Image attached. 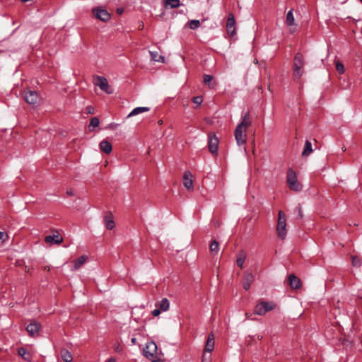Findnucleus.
I'll return each mask as SVG.
<instances>
[{
    "mask_svg": "<svg viewBox=\"0 0 362 362\" xmlns=\"http://www.w3.org/2000/svg\"><path fill=\"white\" fill-rule=\"evenodd\" d=\"M252 125V119L250 112H247L242 117L241 122L237 125L235 129V137L238 146H241L246 143L247 129Z\"/></svg>",
    "mask_w": 362,
    "mask_h": 362,
    "instance_id": "f257e3e1",
    "label": "nucleus"
},
{
    "mask_svg": "<svg viewBox=\"0 0 362 362\" xmlns=\"http://www.w3.org/2000/svg\"><path fill=\"white\" fill-rule=\"evenodd\" d=\"M304 65L305 62L303 55L300 52L296 53L293 62V76L294 80H299L304 74Z\"/></svg>",
    "mask_w": 362,
    "mask_h": 362,
    "instance_id": "f03ea898",
    "label": "nucleus"
},
{
    "mask_svg": "<svg viewBox=\"0 0 362 362\" xmlns=\"http://www.w3.org/2000/svg\"><path fill=\"white\" fill-rule=\"evenodd\" d=\"M276 233L278 238L281 240H284L287 235L286 216L282 211H279L278 213Z\"/></svg>",
    "mask_w": 362,
    "mask_h": 362,
    "instance_id": "7ed1b4c3",
    "label": "nucleus"
},
{
    "mask_svg": "<svg viewBox=\"0 0 362 362\" xmlns=\"http://www.w3.org/2000/svg\"><path fill=\"white\" fill-rule=\"evenodd\" d=\"M287 184L292 190L299 192L302 189V185L298 182L296 174L291 168L287 171Z\"/></svg>",
    "mask_w": 362,
    "mask_h": 362,
    "instance_id": "20e7f679",
    "label": "nucleus"
},
{
    "mask_svg": "<svg viewBox=\"0 0 362 362\" xmlns=\"http://www.w3.org/2000/svg\"><path fill=\"white\" fill-rule=\"evenodd\" d=\"M275 308L276 305L273 302L260 301L255 305L254 313L257 315H264Z\"/></svg>",
    "mask_w": 362,
    "mask_h": 362,
    "instance_id": "39448f33",
    "label": "nucleus"
},
{
    "mask_svg": "<svg viewBox=\"0 0 362 362\" xmlns=\"http://www.w3.org/2000/svg\"><path fill=\"white\" fill-rule=\"evenodd\" d=\"M207 138L209 151L213 155L216 156L218 155L219 139L216 136V134L213 132H210L208 133Z\"/></svg>",
    "mask_w": 362,
    "mask_h": 362,
    "instance_id": "423d86ee",
    "label": "nucleus"
},
{
    "mask_svg": "<svg viewBox=\"0 0 362 362\" xmlns=\"http://www.w3.org/2000/svg\"><path fill=\"white\" fill-rule=\"evenodd\" d=\"M95 86H99V88L104 92L107 94L113 93V89L108 84V81L106 78L101 76H97L96 78Z\"/></svg>",
    "mask_w": 362,
    "mask_h": 362,
    "instance_id": "0eeeda50",
    "label": "nucleus"
},
{
    "mask_svg": "<svg viewBox=\"0 0 362 362\" xmlns=\"http://www.w3.org/2000/svg\"><path fill=\"white\" fill-rule=\"evenodd\" d=\"M92 13L96 18L103 22H107L110 19V14L104 8L100 7L94 8L92 10Z\"/></svg>",
    "mask_w": 362,
    "mask_h": 362,
    "instance_id": "6e6552de",
    "label": "nucleus"
},
{
    "mask_svg": "<svg viewBox=\"0 0 362 362\" xmlns=\"http://www.w3.org/2000/svg\"><path fill=\"white\" fill-rule=\"evenodd\" d=\"M156 352L157 345L153 341L148 342L144 349V356L148 359H151L154 357V356L156 354Z\"/></svg>",
    "mask_w": 362,
    "mask_h": 362,
    "instance_id": "1a4fd4ad",
    "label": "nucleus"
},
{
    "mask_svg": "<svg viewBox=\"0 0 362 362\" xmlns=\"http://www.w3.org/2000/svg\"><path fill=\"white\" fill-rule=\"evenodd\" d=\"M25 329L30 337H35L38 335L39 331L41 329V324L33 320L27 325Z\"/></svg>",
    "mask_w": 362,
    "mask_h": 362,
    "instance_id": "9d476101",
    "label": "nucleus"
},
{
    "mask_svg": "<svg viewBox=\"0 0 362 362\" xmlns=\"http://www.w3.org/2000/svg\"><path fill=\"white\" fill-rule=\"evenodd\" d=\"M226 28L230 37H233L236 34L235 20L233 13H229L228 15Z\"/></svg>",
    "mask_w": 362,
    "mask_h": 362,
    "instance_id": "9b49d317",
    "label": "nucleus"
},
{
    "mask_svg": "<svg viewBox=\"0 0 362 362\" xmlns=\"http://www.w3.org/2000/svg\"><path fill=\"white\" fill-rule=\"evenodd\" d=\"M23 97L26 103L30 105H35L37 103L38 100V94L35 90L25 91L23 93Z\"/></svg>",
    "mask_w": 362,
    "mask_h": 362,
    "instance_id": "f8f14e48",
    "label": "nucleus"
},
{
    "mask_svg": "<svg viewBox=\"0 0 362 362\" xmlns=\"http://www.w3.org/2000/svg\"><path fill=\"white\" fill-rule=\"evenodd\" d=\"M293 9L288 11L286 18V24L289 27V32L293 33L296 31L295 18L293 16Z\"/></svg>",
    "mask_w": 362,
    "mask_h": 362,
    "instance_id": "ddd939ff",
    "label": "nucleus"
},
{
    "mask_svg": "<svg viewBox=\"0 0 362 362\" xmlns=\"http://www.w3.org/2000/svg\"><path fill=\"white\" fill-rule=\"evenodd\" d=\"M288 283L292 289L296 290L302 286V282L295 274H291L288 276Z\"/></svg>",
    "mask_w": 362,
    "mask_h": 362,
    "instance_id": "4468645a",
    "label": "nucleus"
},
{
    "mask_svg": "<svg viewBox=\"0 0 362 362\" xmlns=\"http://www.w3.org/2000/svg\"><path fill=\"white\" fill-rule=\"evenodd\" d=\"M45 241L47 244L54 243L57 245H59L63 242V238L58 233V232H57V234L46 236L45 238Z\"/></svg>",
    "mask_w": 362,
    "mask_h": 362,
    "instance_id": "2eb2a0df",
    "label": "nucleus"
},
{
    "mask_svg": "<svg viewBox=\"0 0 362 362\" xmlns=\"http://www.w3.org/2000/svg\"><path fill=\"white\" fill-rule=\"evenodd\" d=\"M104 223L107 229L112 230L115 226L113 215L111 212H107L104 216Z\"/></svg>",
    "mask_w": 362,
    "mask_h": 362,
    "instance_id": "dca6fc26",
    "label": "nucleus"
},
{
    "mask_svg": "<svg viewBox=\"0 0 362 362\" xmlns=\"http://www.w3.org/2000/svg\"><path fill=\"white\" fill-rule=\"evenodd\" d=\"M192 175L189 171H186L183 175V185L187 189H193Z\"/></svg>",
    "mask_w": 362,
    "mask_h": 362,
    "instance_id": "f3484780",
    "label": "nucleus"
},
{
    "mask_svg": "<svg viewBox=\"0 0 362 362\" xmlns=\"http://www.w3.org/2000/svg\"><path fill=\"white\" fill-rule=\"evenodd\" d=\"M254 276L251 272H246L244 274L243 286L246 291L249 290L253 281Z\"/></svg>",
    "mask_w": 362,
    "mask_h": 362,
    "instance_id": "a211bd4d",
    "label": "nucleus"
},
{
    "mask_svg": "<svg viewBox=\"0 0 362 362\" xmlns=\"http://www.w3.org/2000/svg\"><path fill=\"white\" fill-rule=\"evenodd\" d=\"M214 348V336L212 333L209 334L204 347V351L211 353Z\"/></svg>",
    "mask_w": 362,
    "mask_h": 362,
    "instance_id": "6ab92c4d",
    "label": "nucleus"
},
{
    "mask_svg": "<svg viewBox=\"0 0 362 362\" xmlns=\"http://www.w3.org/2000/svg\"><path fill=\"white\" fill-rule=\"evenodd\" d=\"M99 146H100V149L108 154V153H110L112 150V144L110 142L106 141V140H103L100 144H99Z\"/></svg>",
    "mask_w": 362,
    "mask_h": 362,
    "instance_id": "aec40b11",
    "label": "nucleus"
},
{
    "mask_svg": "<svg viewBox=\"0 0 362 362\" xmlns=\"http://www.w3.org/2000/svg\"><path fill=\"white\" fill-rule=\"evenodd\" d=\"M156 307L159 308L163 312L167 311L170 307V302L166 298L156 303Z\"/></svg>",
    "mask_w": 362,
    "mask_h": 362,
    "instance_id": "412c9836",
    "label": "nucleus"
},
{
    "mask_svg": "<svg viewBox=\"0 0 362 362\" xmlns=\"http://www.w3.org/2000/svg\"><path fill=\"white\" fill-rule=\"evenodd\" d=\"M61 357L64 362H71L73 360L72 354L66 349L60 350Z\"/></svg>",
    "mask_w": 362,
    "mask_h": 362,
    "instance_id": "4be33fe9",
    "label": "nucleus"
},
{
    "mask_svg": "<svg viewBox=\"0 0 362 362\" xmlns=\"http://www.w3.org/2000/svg\"><path fill=\"white\" fill-rule=\"evenodd\" d=\"M180 0H165L164 6L167 9L176 8L180 6Z\"/></svg>",
    "mask_w": 362,
    "mask_h": 362,
    "instance_id": "5701e85b",
    "label": "nucleus"
},
{
    "mask_svg": "<svg viewBox=\"0 0 362 362\" xmlns=\"http://www.w3.org/2000/svg\"><path fill=\"white\" fill-rule=\"evenodd\" d=\"M18 354L22 356V358L27 361H31V358H32V356H31V354L27 351L26 349L23 348V347H21L18 349Z\"/></svg>",
    "mask_w": 362,
    "mask_h": 362,
    "instance_id": "b1692460",
    "label": "nucleus"
},
{
    "mask_svg": "<svg viewBox=\"0 0 362 362\" xmlns=\"http://www.w3.org/2000/svg\"><path fill=\"white\" fill-rule=\"evenodd\" d=\"M150 108L148 107H137L134 108L128 115L127 117L137 115L140 113L149 111Z\"/></svg>",
    "mask_w": 362,
    "mask_h": 362,
    "instance_id": "393cba45",
    "label": "nucleus"
},
{
    "mask_svg": "<svg viewBox=\"0 0 362 362\" xmlns=\"http://www.w3.org/2000/svg\"><path fill=\"white\" fill-rule=\"evenodd\" d=\"M87 257L86 255H81L78 258L76 259L74 262V268L75 270L78 269L86 261Z\"/></svg>",
    "mask_w": 362,
    "mask_h": 362,
    "instance_id": "a878e982",
    "label": "nucleus"
},
{
    "mask_svg": "<svg viewBox=\"0 0 362 362\" xmlns=\"http://www.w3.org/2000/svg\"><path fill=\"white\" fill-rule=\"evenodd\" d=\"M313 152L312 144L309 140H306L302 152L303 156H308Z\"/></svg>",
    "mask_w": 362,
    "mask_h": 362,
    "instance_id": "bb28decb",
    "label": "nucleus"
},
{
    "mask_svg": "<svg viewBox=\"0 0 362 362\" xmlns=\"http://www.w3.org/2000/svg\"><path fill=\"white\" fill-rule=\"evenodd\" d=\"M245 258H246V255H245V252L243 251V250L240 251L239 252L238 257L237 260H236L237 265L239 267L243 268L244 262H245Z\"/></svg>",
    "mask_w": 362,
    "mask_h": 362,
    "instance_id": "cd10ccee",
    "label": "nucleus"
},
{
    "mask_svg": "<svg viewBox=\"0 0 362 362\" xmlns=\"http://www.w3.org/2000/svg\"><path fill=\"white\" fill-rule=\"evenodd\" d=\"M100 124V120L98 117H94L90 119V124H89V129L90 131H93V129L98 127Z\"/></svg>",
    "mask_w": 362,
    "mask_h": 362,
    "instance_id": "c85d7f7f",
    "label": "nucleus"
},
{
    "mask_svg": "<svg viewBox=\"0 0 362 362\" xmlns=\"http://www.w3.org/2000/svg\"><path fill=\"white\" fill-rule=\"evenodd\" d=\"M210 251L214 254H217L219 251V243L216 240H212L210 244Z\"/></svg>",
    "mask_w": 362,
    "mask_h": 362,
    "instance_id": "c756f323",
    "label": "nucleus"
},
{
    "mask_svg": "<svg viewBox=\"0 0 362 362\" xmlns=\"http://www.w3.org/2000/svg\"><path fill=\"white\" fill-rule=\"evenodd\" d=\"M150 54L151 56V59L155 62H163L164 59V57L159 55L157 52H150Z\"/></svg>",
    "mask_w": 362,
    "mask_h": 362,
    "instance_id": "7c9ffc66",
    "label": "nucleus"
},
{
    "mask_svg": "<svg viewBox=\"0 0 362 362\" xmlns=\"http://www.w3.org/2000/svg\"><path fill=\"white\" fill-rule=\"evenodd\" d=\"M189 25L192 30H195L200 26V21L199 20H191L189 21Z\"/></svg>",
    "mask_w": 362,
    "mask_h": 362,
    "instance_id": "2f4dec72",
    "label": "nucleus"
},
{
    "mask_svg": "<svg viewBox=\"0 0 362 362\" xmlns=\"http://www.w3.org/2000/svg\"><path fill=\"white\" fill-rule=\"evenodd\" d=\"M336 69L341 74L344 73V66L343 64L339 61L336 62Z\"/></svg>",
    "mask_w": 362,
    "mask_h": 362,
    "instance_id": "473e14b6",
    "label": "nucleus"
},
{
    "mask_svg": "<svg viewBox=\"0 0 362 362\" xmlns=\"http://www.w3.org/2000/svg\"><path fill=\"white\" fill-rule=\"evenodd\" d=\"M192 100L194 104H196L197 107H198L202 105L203 102V98L202 96H196L192 98Z\"/></svg>",
    "mask_w": 362,
    "mask_h": 362,
    "instance_id": "72a5a7b5",
    "label": "nucleus"
},
{
    "mask_svg": "<svg viewBox=\"0 0 362 362\" xmlns=\"http://www.w3.org/2000/svg\"><path fill=\"white\" fill-rule=\"evenodd\" d=\"M295 211L298 213V216L299 218H303V210L300 204H298V206L296 208Z\"/></svg>",
    "mask_w": 362,
    "mask_h": 362,
    "instance_id": "f704fd0d",
    "label": "nucleus"
},
{
    "mask_svg": "<svg viewBox=\"0 0 362 362\" xmlns=\"http://www.w3.org/2000/svg\"><path fill=\"white\" fill-rule=\"evenodd\" d=\"M213 79V76L209 74H204V82L206 84L209 83Z\"/></svg>",
    "mask_w": 362,
    "mask_h": 362,
    "instance_id": "c9c22d12",
    "label": "nucleus"
},
{
    "mask_svg": "<svg viewBox=\"0 0 362 362\" xmlns=\"http://www.w3.org/2000/svg\"><path fill=\"white\" fill-rule=\"evenodd\" d=\"M162 312V310L159 308H157L156 309H154L153 311H152V315L154 316V317H157L158 316L160 313Z\"/></svg>",
    "mask_w": 362,
    "mask_h": 362,
    "instance_id": "e433bc0d",
    "label": "nucleus"
},
{
    "mask_svg": "<svg viewBox=\"0 0 362 362\" xmlns=\"http://www.w3.org/2000/svg\"><path fill=\"white\" fill-rule=\"evenodd\" d=\"M352 264L354 266H360L361 265L359 259L356 257H352Z\"/></svg>",
    "mask_w": 362,
    "mask_h": 362,
    "instance_id": "4c0bfd02",
    "label": "nucleus"
},
{
    "mask_svg": "<svg viewBox=\"0 0 362 362\" xmlns=\"http://www.w3.org/2000/svg\"><path fill=\"white\" fill-rule=\"evenodd\" d=\"M119 126V124H117V123H110L108 124V126L107 127V129H112V130H115L117 129V127Z\"/></svg>",
    "mask_w": 362,
    "mask_h": 362,
    "instance_id": "58836bf2",
    "label": "nucleus"
},
{
    "mask_svg": "<svg viewBox=\"0 0 362 362\" xmlns=\"http://www.w3.org/2000/svg\"><path fill=\"white\" fill-rule=\"evenodd\" d=\"M66 194L69 195V196H73L74 194V191L72 189H69L66 190Z\"/></svg>",
    "mask_w": 362,
    "mask_h": 362,
    "instance_id": "ea45409f",
    "label": "nucleus"
},
{
    "mask_svg": "<svg viewBox=\"0 0 362 362\" xmlns=\"http://www.w3.org/2000/svg\"><path fill=\"white\" fill-rule=\"evenodd\" d=\"M131 342L132 343V344H136V338H132L131 339Z\"/></svg>",
    "mask_w": 362,
    "mask_h": 362,
    "instance_id": "a19ab883",
    "label": "nucleus"
},
{
    "mask_svg": "<svg viewBox=\"0 0 362 362\" xmlns=\"http://www.w3.org/2000/svg\"><path fill=\"white\" fill-rule=\"evenodd\" d=\"M106 362H115V360L112 358H110Z\"/></svg>",
    "mask_w": 362,
    "mask_h": 362,
    "instance_id": "79ce46f5",
    "label": "nucleus"
},
{
    "mask_svg": "<svg viewBox=\"0 0 362 362\" xmlns=\"http://www.w3.org/2000/svg\"><path fill=\"white\" fill-rule=\"evenodd\" d=\"M122 11H123V9H122V8H117V13H120V14H121V13H122Z\"/></svg>",
    "mask_w": 362,
    "mask_h": 362,
    "instance_id": "37998d69",
    "label": "nucleus"
},
{
    "mask_svg": "<svg viewBox=\"0 0 362 362\" xmlns=\"http://www.w3.org/2000/svg\"><path fill=\"white\" fill-rule=\"evenodd\" d=\"M87 108H88V113H92V112H91V109H93V107L90 106V107H88Z\"/></svg>",
    "mask_w": 362,
    "mask_h": 362,
    "instance_id": "c03bdc74",
    "label": "nucleus"
},
{
    "mask_svg": "<svg viewBox=\"0 0 362 362\" xmlns=\"http://www.w3.org/2000/svg\"><path fill=\"white\" fill-rule=\"evenodd\" d=\"M4 233L0 231V240L3 238Z\"/></svg>",
    "mask_w": 362,
    "mask_h": 362,
    "instance_id": "a18cd8bd",
    "label": "nucleus"
},
{
    "mask_svg": "<svg viewBox=\"0 0 362 362\" xmlns=\"http://www.w3.org/2000/svg\"><path fill=\"white\" fill-rule=\"evenodd\" d=\"M204 357H205V355H203L202 362H209V361H206L205 360V358H204Z\"/></svg>",
    "mask_w": 362,
    "mask_h": 362,
    "instance_id": "49530a36",
    "label": "nucleus"
},
{
    "mask_svg": "<svg viewBox=\"0 0 362 362\" xmlns=\"http://www.w3.org/2000/svg\"><path fill=\"white\" fill-rule=\"evenodd\" d=\"M44 269L47 270V269H49V267L46 266V267H45Z\"/></svg>",
    "mask_w": 362,
    "mask_h": 362,
    "instance_id": "de8ad7c7",
    "label": "nucleus"
},
{
    "mask_svg": "<svg viewBox=\"0 0 362 362\" xmlns=\"http://www.w3.org/2000/svg\"><path fill=\"white\" fill-rule=\"evenodd\" d=\"M152 362H160V360H154Z\"/></svg>",
    "mask_w": 362,
    "mask_h": 362,
    "instance_id": "09e8293b",
    "label": "nucleus"
},
{
    "mask_svg": "<svg viewBox=\"0 0 362 362\" xmlns=\"http://www.w3.org/2000/svg\"><path fill=\"white\" fill-rule=\"evenodd\" d=\"M361 173H362V166H361Z\"/></svg>",
    "mask_w": 362,
    "mask_h": 362,
    "instance_id": "8fccbe9b",
    "label": "nucleus"
},
{
    "mask_svg": "<svg viewBox=\"0 0 362 362\" xmlns=\"http://www.w3.org/2000/svg\"><path fill=\"white\" fill-rule=\"evenodd\" d=\"M360 1L362 3V0H360Z\"/></svg>",
    "mask_w": 362,
    "mask_h": 362,
    "instance_id": "3c124183",
    "label": "nucleus"
},
{
    "mask_svg": "<svg viewBox=\"0 0 362 362\" xmlns=\"http://www.w3.org/2000/svg\"><path fill=\"white\" fill-rule=\"evenodd\" d=\"M361 299H362V296H361Z\"/></svg>",
    "mask_w": 362,
    "mask_h": 362,
    "instance_id": "603ef678",
    "label": "nucleus"
}]
</instances>
